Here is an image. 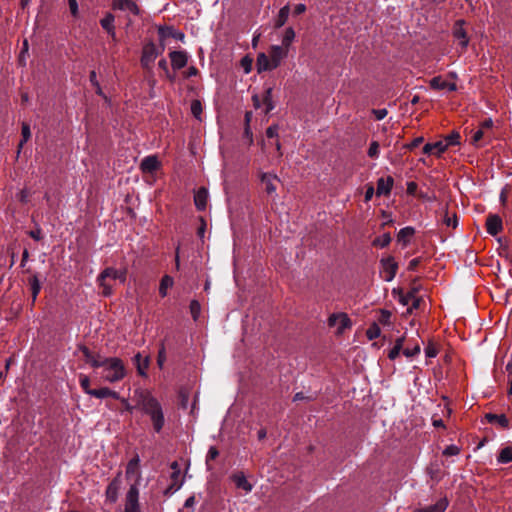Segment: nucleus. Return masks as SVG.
Instances as JSON below:
<instances>
[{
  "label": "nucleus",
  "mask_w": 512,
  "mask_h": 512,
  "mask_svg": "<svg viewBox=\"0 0 512 512\" xmlns=\"http://www.w3.org/2000/svg\"><path fill=\"white\" fill-rule=\"evenodd\" d=\"M136 407L148 416L153 429L159 433L165 425V416L161 403L147 390L135 391Z\"/></svg>",
  "instance_id": "1"
},
{
  "label": "nucleus",
  "mask_w": 512,
  "mask_h": 512,
  "mask_svg": "<svg viewBox=\"0 0 512 512\" xmlns=\"http://www.w3.org/2000/svg\"><path fill=\"white\" fill-rule=\"evenodd\" d=\"M99 368H102V379L109 383L119 382L126 376L124 362L118 357H103Z\"/></svg>",
  "instance_id": "2"
},
{
  "label": "nucleus",
  "mask_w": 512,
  "mask_h": 512,
  "mask_svg": "<svg viewBox=\"0 0 512 512\" xmlns=\"http://www.w3.org/2000/svg\"><path fill=\"white\" fill-rule=\"evenodd\" d=\"M107 278L119 280L121 283H125L127 279V269H115L113 267L105 268L97 277L98 285L102 288V294L104 296H110L113 292L112 287L106 283Z\"/></svg>",
  "instance_id": "3"
},
{
  "label": "nucleus",
  "mask_w": 512,
  "mask_h": 512,
  "mask_svg": "<svg viewBox=\"0 0 512 512\" xmlns=\"http://www.w3.org/2000/svg\"><path fill=\"white\" fill-rule=\"evenodd\" d=\"M163 51V46L159 49L153 42L146 43L142 48V55L140 59L141 66L148 72L152 71L156 58L162 54Z\"/></svg>",
  "instance_id": "4"
},
{
  "label": "nucleus",
  "mask_w": 512,
  "mask_h": 512,
  "mask_svg": "<svg viewBox=\"0 0 512 512\" xmlns=\"http://www.w3.org/2000/svg\"><path fill=\"white\" fill-rule=\"evenodd\" d=\"M124 512H141L139 505V489L136 484L131 485L126 493Z\"/></svg>",
  "instance_id": "5"
},
{
  "label": "nucleus",
  "mask_w": 512,
  "mask_h": 512,
  "mask_svg": "<svg viewBox=\"0 0 512 512\" xmlns=\"http://www.w3.org/2000/svg\"><path fill=\"white\" fill-rule=\"evenodd\" d=\"M329 327H337V333L341 334L351 327V320L346 313H333L328 318Z\"/></svg>",
  "instance_id": "6"
},
{
  "label": "nucleus",
  "mask_w": 512,
  "mask_h": 512,
  "mask_svg": "<svg viewBox=\"0 0 512 512\" xmlns=\"http://www.w3.org/2000/svg\"><path fill=\"white\" fill-rule=\"evenodd\" d=\"M383 279L386 282H390L394 279L397 273L398 265L393 257H388L381 260Z\"/></svg>",
  "instance_id": "7"
},
{
  "label": "nucleus",
  "mask_w": 512,
  "mask_h": 512,
  "mask_svg": "<svg viewBox=\"0 0 512 512\" xmlns=\"http://www.w3.org/2000/svg\"><path fill=\"white\" fill-rule=\"evenodd\" d=\"M464 21L457 20L453 27V36L456 40L459 41V45L462 48V51L466 50L469 44V37L464 29Z\"/></svg>",
  "instance_id": "8"
},
{
  "label": "nucleus",
  "mask_w": 512,
  "mask_h": 512,
  "mask_svg": "<svg viewBox=\"0 0 512 512\" xmlns=\"http://www.w3.org/2000/svg\"><path fill=\"white\" fill-rule=\"evenodd\" d=\"M493 126V121L491 119L484 120L477 131L474 132L472 136V143L474 145H478L479 141L484 138H490L489 132L491 131Z\"/></svg>",
  "instance_id": "9"
},
{
  "label": "nucleus",
  "mask_w": 512,
  "mask_h": 512,
  "mask_svg": "<svg viewBox=\"0 0 512 512\" xmlns=\"http://www.w3.org/2000/svg\"><path fill=\"white\" fill-rule=\"evenodd\" d=\"M161 167V163L156 155H149L142 159L140 169L143 173L152 174Z\"/></svg>",
  "instance_id": "10"
},
{
  "label": "nucleus",
  "mask_w": 512,
  "mask_h": 512,
  "mask_svg": "<svg viewBox=\"0 0 512 512\" xmlns=\"http://www.w3.org/2000/svg\"><path fill=\"white\" fill-rule=\"evenodd\" d=\"M169 57L174 70L182 69L187 65L188 54L185 51H172L170 52Z\"/></svg>",
  "instance_id": "11"
},
{
  "label": "nucleus",
  "mask_w": 512,
  "mask_h": 512,
  "mask_svg": "<svg viewBox=\"0 0 512 512\" xmlns=\"http://www.w3.org/2000/svg\"><path fill=\"white\" fill-rule=\"evenodd\" d=\"M171 469H172L171 484L168 488V491H177L178 489H180V487L183 484V480L180 479L181 470H180V466H179L178 462H176V461L172 462Z\"/></svg>",
  "instance_id": "12"
},
{
  "label": "nucleus",
  "mask_w": 512,
  "mask_h": 512,
  "mask_svg": "<svg viewBox=\"0 0 512 512\" xmlns=\"http://www.w3.org/2000/svg\"><path fill=\"white\" fill-rule=\"evenodd\" d=\"M268 56L272 62V66L277 68L281 64V61L287 56V50L282 46L273 45Z\"/></svg>",
  "instance_id": "13"
},
{
  "label": "nucleus",
  "mask_w": 512,
  "mask_h": 512,
  "mask_svg": "<svg viewBox=\"0 0 512 512\" xmlns=\"http://www.w3.org/2000/svg\"><path fill=\"white\" fill-rule=\"evenodd\" d=\"M113 8L123 11H129L134 15H138L140 10L134 0H113Z\"/></svg>",
  "instance_id": "14"
},
{
  "label": "nucleus",
  "mask_w": 512,
  "mask_h": 512,
  "mask_svg": "<svg viewBox=\"0 0 512 512\" xmlns=\"http://www.w3.org/2000/svg\"><path fill=\"white\" fill-rule=\"evenodd\" d=\"M120 485H121V481H120L119 477H116L107 486L105 494H106V499L109 502L115 503L117 501Z\"/></svg>",
  "instance_id": "15"
},
{
  "label": "nucleus",
  "mask_w": 512,
  "mask_h": 512,
  "mask_svg": "<svg viewBox=\"0 0 512 512\" xmlns=\"http://www.w3.org/2000/svg\"><path fill=\"white\" fill-rule=\"evenodd\" d=\"M487 232L491 235H497L502 230V220L498 215H489L486 220Z\"/></svg>",
  "instance_id": "16"
},
{
  "label": "nucleus",
  "mask_w": 512,
  "mask_h": 512,
  "mask_svg": "<svg viewBox=\"0 0 512 512\" xmlns=\"http://www.w3.org/2000/svg\"><path fill=\"white\" fill-rule=\"evenodd\" d=\"M79 349L83 353L86 362L89 363L91 367H100V363L103 359V356H101L100 354L92 353L86 346H81Z\"/></svg>",
  "instance_id": "17"
},
{
  "label": "nucleus",
  "mask_w": 512,
  "mask_h": 512,
  "mask_svg": "<svg viewBox=\"0 0 512 512\" xmlns=\"http://www.w3.org/2000/svg\"><path fill=\"white\" fill-rule=\"evenodd\" d=\"M208 201V191L206 188H199L194 195V204L199 211L205 210Z\"/></svg>",
  "instance_id": "18"
},
{
  "label": "nucleus",
  "mask_w": 512,
  "mask_h": 512,
  "mask_svg": "<svg viewBox=\"0 0 512 512\" xmlns=\"http://www.w3.org/2000/svg\"><path fill=\"white\" fill-rule=\"evenodd\" d=\"M393 178L388 176L387 178H379L377 181V196L388 195L393 187Z\"/></svg>",
  "instance_id": "19"
},
{
  "label": "nucleus",
  "mask_w": 512,
  "mask_h": 512,
  "mask_svg": "<svg viewBox=\"0 0 512 512\" xmlns=\"http://www.w3.org/2000/svg\"><path fill=\"white\" fill-rule=\"evenodd\" d=\"M256 68L258 73L275 69V67L272 66V62L270 61L269 56L265 53L258 54L256 59Z\"/></svg>",
  "instance_id": "20"
},
{
  "label": "nucleus",
  "mask_w": 512,
  "mask_h": 512,
  "mask_svg": "<svg viewBox=\"0 0 512 512\" xmlns=\"http://www.w3.org/2000/svg\"><path fill=\"white\" fill-rule=\"evenodd\" d=\"M261 181L265 185V191L268 194L275 193L277 189L275 182L279 181L276 175L270 173H263L261 176Z\"/></svg>",
  "instance_id": "21"
},
{
  "label": "nucleus",
  "mask_w": 512,
  "mask_h": 512,
  "mask_svg": "<svg viewBox=\"0 0 512 512\" xmlns=\"http://www.w3.org/2000/svg\"><path fill=\"white\" fill-rule=\"evenodd\" d=\"M90 396H93V397L99 398V399H104L107 397H112L114 399H120L119 393L108 388V387L94 389L93 391L90 392Z\"/></svg>",
  "instance_id": "22"
},
{
  "label": "nucleus",
  "mask_w": 512,
  "mask_h": 512,
  "mask_svg": "<svg viewBox=\"0 0 512 512\" xmlns=\"http://www.w3.org/2000/svg\"><path fill=\"white\" fill-rule=\"evenodd\" d=\"M430 86L436 90H444V89H447L449 91L456 90L455 83H448L447 81L442 79L440 76L432 78L430 81Z\"/></svg>",
  "instance_id": "23"
},
{
  "label": "nucleus",
  "mask_w": 512,
  "mask_h": 512,
  "mask_svg": "<svg viewBox=\"0 0 512 512\" xmlns=\"http://www.w3.org/2000/svg\"><path fill=\"white\" fill-rule=\"evenodd\" d=\"M415 234V229L413 227L407 226L402 228L398 235H397V241L401 243L403 246H406L409 244L412 236Z\"/></svg>",
  "instance_id": "24"
},
{
  "label": "nucleus",
  "mask_w": 512,
  "mask_h": 512,
  "mask_svg": "<svg viewBox=\"0 0 512 512\" xmlns=\"http://www.w3.org/2000/svg\"><path fill=\"white\" fill-rule=\"evenodd\" d=\"M232 480L237 488L243 489L246 492H250L252 490V485L247 481L242 472L234 474L232 476Z\"/></svg>",
  "instance_id": "25"
},
{
  "label": "nucleus",
  "mask_w": 512,
  "mask_h": 512,
  "mask_svg": "<svg viewBox=\"0 0 512 512\" xmlns=\"http://www.w3.org/2000/svg\"><path fill=\"white\" fill-rule=\"evenodd\" d=\"M289 13H290L289 5H285V6H283L279 10L277 18L275 20V27L276 28L282 27L287 22V19L289 17Z\"/></svg>",
  "instance_id": "26"
},
{
  "label": "nucleus",
  "mask_w": 512,
  "mask_h": 512,
  "mask_svg": "<svg viewBox=\"0 0 512 512\" xmlns=\"http://www.w3.org/2000/svg\"><path fill=\"white\" fill-rule=\"evenodd\" d=\"M497 462L507 464L512 462V445L502 448L497 456Z\"/></svg>",
  "instance_id": "27"
},
{
  "label": "nucleus",
  "mask_w": 512,
  "mask_h": 512,
  "mask_svg": "<svg viewBox=\"0 0 512 512\" xmlns=\"http://www.w3.org/2000/svg\"><path fill=\"white\" fill-rule=\"evenodd\" d=\"M174 284V280L171 276L165 275L162 277L159 285V294L162 297L167 296L168 289L171 288Z\"/></svg>",
  "instance_id": "28"
},
{
  "label": "nucleus",
  "mask_w": 512,
  "mask_h": 512,
  "mask_svg": "<svg viewBox=\"0 0 512 512\" xmlns=\"http://www.w3.org/2000/svg\"><path fill=\"white\" fill-rule=\"evenodd\" d=\"M29 284L32 293V304H34L41 290V282L38 279L37 275H33L32 277L29 278Z\"/></svg>",
  "instance_id": "29"
},
{
  "label": "nucleus",
  "mask_w": 512,
  "mask_h": 512,
  "mask_svg": "<svg viewBox=\"0 0 512 512\" xmlns=\"http://www.w3.org/2000/svg\"><path fill=\"white\" fill-rule=\"evenodd\" d=\"M114 22H115V17L113 14L111 13H107L101 20H100V24L102 26V28L107 32H113V30H115V25H114Z\"/></svg>",
  "instance_id": "30"
},
{
  "label": "nucleus",
  "mask_w": 512,
  "mask_h": 512,
  "mask_svg": "<svg viewBox=\"0 0 512 512\" xmlns=\"http://www.w3.org/2000/svg\"><path fill=\"white\" fill-rule=\"evenodd\" d=\"M134 360L137 365L138 373L140 375L144 376L146 374V370H147L148 364H149L148 358L147 357L143 358L140 353H137L134 356Z\"/></svg>",
  "instance_id": "31"
},
{
  "label": "nucleus",
  "mask_w": 512,
  "mask_h": 512,
  "mask_svg": "<svg viewBox=\"0 0 512 512\" xmlns=\"http://www.w3.org/2000/svg\"><path fill=\"white\" fill-rule=\"evenodd\" d=\"M486 417L490 423L496 422L503 428L509 427L510 421L504 414H488Z\"/></svg>",
  "instance_id": "32"
},
{
  "label": "nucleus",
  "mask_w": 512,
  "mask_h": 512,
  "mask_svg": "<svg viewBox=\"0 0 512 512\" xmlns=\"http://www.w3.org/2000/svg\"><path fill=\"white\" fill-rule=\"evenodd\" d=\"M404 340L405 337H400L395 341L393 348L388 353V358L390 360H395L399 356L404 345Z\"/></svg>",
  "instance_id": "33"
},
{
  "label": "nucleus",
  "mask_w": 512,
  "mask_h": 512,
  "mask_svg": "<svg viewBox=\"0 0 512 512\" xmlns=\"http://www.w3.org/2000/svg\"><path fill=\"white\" fill-rule=\"evenodd\" d=\"M21 136H22V139H21V141H20V143L18 145V151H17L18 154L20 153L24 143H26L30 139V137H31L30 126L26 122L22 123Z\"/></svg>",
  "instance_id": "34"
},
{
  "label": "nucleus",
  "mask_w": 512,
  "mask_h": 512,
  "mask_svg": "<svg viewBox=\"0 0 512 512\" xmlns=\"http://www.w3.org/2000/svg\"><path fill=\"white\" fill-rule=\"evenodd\" d=\"M295 39V31L292 27H288L285 32H284V35H283V38H282V47L285 49V48H288L291 43L294 41Z\"/></svg>",
  "instance_id": "35"
},
{
  "label": "nucleus",
  "mask_w": 512,
  "mask_h": 512,
  "mask_svg": "<svg viewBox=\"0 0 512 512\" xmlns=\"http://www.w3.org/2000/svg\"><path fill=\"white\" fill-rule=\"evenodd\" d=\"M391 242V236L390 233H384L383 235L375 238L373 240V245L376 247L384 248L388 246Z\"/></svg>",
  "instance_id": "36"
},
{
  "label": "nucleus",
  "mask_w": 512,
  "mask_h": 512,
  "mask_svg": "<svg viewBox=\"0 0 512 512\" xmlns=\"http://www.w3.org/2000/svg\"><path fill=\"white\" fill-rule=\"evenodd\" d=\"M416 294H417V289H415V288L411 289L409 292H407L405 294L400 293L399 302L402 305L407 306L410 304L411 300L414 299Z\"/></svg>",
  "instance_id": "37"
},
{
  "label": "nucleus",
  "mask_w": 512,
  "mask_h": 512,
  "mask_svg": "<svg viewBox=\"0 0 512 512\" xmlns=\"http://www.w3.org/2000/svg\"><path fill=\"white\" fill-rule=\"evenodd\" d=\"M263 104L265 105V112L268 113L274 108V104L272 102V88L266 89L263 96Z\"/></svg>",
  "instance_id": "38"
},
{
  "label": "nucleus",
  "mask_w": 512,
  "mask_h": 512,
  "mask_svg": "<svg viewBox=\"0 0 512 512\" xmlns=\"http://www.w3.org/2000/svg\"><path fill=\"white\" fill-rule=\"evenodd\" d=\"M443 223L448 226V227H453L455 228L458 224V221H457V216L455 213L453 214H449L448 211L446 210L444 212V216H443Z\"/></svg>",
  "instance_id": "39"
},
{
  "label": "nucleus",
  "mask_w": 512,
  "mask_h": 512,
  "mask_svg": "<svg viewBox=\"0 0 512 512\" xmlns=\"http://www.w3.org/2000/svg\"><path fill=\"white\" fill-rule=\"evenodd\" d=\"M192 318L196 321L201 313V305L197 300H192L189 305Z\"/></svg>",
  "instance_id": "40"
},
{
  "label": "nucleus",
  "mask_w": 512,
  "mask_h": 512,
  "mask_svg": "<svg viewBox=\"0 0 512 512\" xmlns=\"http://www.w3.org/2000/svg\"><path fill=\"white\" fill-rule=\"evenodd\" d=\"M138 466H139V458H138V456H136L128 462L127 467H126V475H131V474L136 473L138 471Z\"/></svg>",
  "instance_id": "41"
},
{
  "label": "nucleus",
  "mask_w": 512,
  "mask_h": 512,
  "mask_svg": "<svg viewBox=\"0 0 512 512\" xmlns=\"http://www.w3.org/2000/svg\"><path fill=\"white\" fill-rule=\"evenodd\" d=\"M79 382H80V386L84 390V392L86 394L90 395V392L93 391L94 389L90 388V379H89V377L87 375L80 374Z\"/></svg>",
  "instance_id": "42"
},
{
  "label": "nucleus",
  "mask_w": 512,
  "mask_h": 512,
  "mask_svg": "<svg viewBox=\"0 0 512 512\" xmlns=\"http://www.w3.org/2000/svg\"><path fill=\"white\" fill-rule=\"evenodd\" d=\"M380 333H381L380 327L376 323L371 325L366 331V335L369 340L378 338L380 336Z\"/></svg>",
  "instance_id": "43"
},
{
  "label": "nucleus",
  "mask_w": 512,
  "mask_h": 512,
  "mask_svg": "<svg viewBox=\"0 0 512 512\" xmlns=\"http://www.w3.org/2000/svg\"><path fill=\"white\" fill-rule=\"evenodd\" d=\"M460 134L458 132H452L448 136L444 138V143L447 144V148L449 146L457 145L459 144Z\"/></svg>",
  "instance_id": "44"
},
{
  "label": "nucleus",
  "mask_w": 512,
  "mask_h": 512,
  "mask_svg": "<svg viewBox=\"0 0 512 512\" xmlns=\"http://www.w3.org/2000/svg\"><path fill=\"white\" fill-rule=\"evenodd\" d=\"M191 113L193 116L197 119H200V116L202 114V105L199 100H193L191 103Z\"/></svg>",
  "instance_id": "45"
},
{
  "label": "nucleus",
  "mask_w": 512,
  "mask_h": 512,
  "mask_svg": "<svg viewBox=\"0 0 512 512\" xmlns=\"http://www.w3.org/2000/svg\"><path fill=\"white\" fill-rule=\"evenodd\" d=\"M421 351V348H420V344L419 343H415V345L413 347H406L405 349H403V354L410 358V357H413V356H416L420 353Z\"/></svg>",
  "instance_id": "46"
},
{
  "label": "nucleus",
  "mask_w": 512,
  "mask_h": 512,
  "mask_svg": "<svg viewBox=\"0 0 512 512\" xmlns=\"http://www.w3.org/2000/svg\"><path fill=\"white\" fill-rule=\"evenodd\" d=\"M158 34H159L160 39L164 40L173 35V29H172V27H168V26H160L158 28Z\"/></svg>",
  "instance_id": "47"
},
{
  "label": "nucleus",
  "mask_w": 512,
  "mask_h": 512,
  "mask_svg": "<svg viewBox=\"0 0 512 512\" xmlns=\"http://www.w3.org/2000/svg\"><path fill=\"white\" fill-rule=\"evenodd\" d=\"M461 449L460 447H458L457 445H449L447 446L444 450H443V455L444 456H456L460 453Z\"/></svg>",
  "instance_id": "48"
},
{
  "label": "nucleus",
  "mask_w": 512,
  "mask_h": 512,
  "mask_svg": "<svg viewBox=\"0 0 512 512\" xmlns=\"http://www.w3.org/2000/svg\"><path fill=\"white\" fill-rule=\"evenodd\" d=\"M432 145L434 148L435 155L439 156L447 150V144H445L443 140L432 143Z\"/></svg>",
  "instance_id": "49"
},
{
  "label": "nucleus",
  "mask_w": 512,
  "mask_h": 512,
  "mask_svg": "<svg viewBox=\"0 0 512 512\" xmlns=\"http://www.w3.org/2000/svg\"><path fill=\"white\" fill-rule=\"evenodd\" d=\"M425 355L426 357L428 358H433L437 355L438 353V350H437V347L435 346V344H433L432 342H430L426 347H425Z\"/></svg>",
  "instance_id": "50"
},
{
  "label": "nucleus",
  "mask_w": 512,
  "mask_h": 512,
  "mask_svg": "<svg viewBox=\"0 0 512 512\" xmlns=\"http://www.w3.org/2000/svg\"><path fill=\"white\" fill-rule=\"evenodd\" d=\"M379 155V144L376 141H373L370 144V147L368 149V156L370 158H377Z\"/></svg>",
  "instance_id": "51"
},
{
  "label": "nucleus",
  "mask_w": 512,
  "mask_h": 512,
  "mask_svg": "<svg viewBox=\"0 0 512 512\" xmlns=\"http://www.w3.org/2000/svg\"><path fill=\"white\" fill-rule=\"evenodd\" d=\"M241 66L246 74H248L252 69V59L249 57H244L241 60Z\"/></svg>",
  "instance_id": "52"
},
{
  "label": "nucleus",
  "mask_w": 512,
  "mask_h": 512,
  "mask_svg": "<svg viewBox=\"0 0 512 512\" xmlns=\"http://www.w3.org/2000/svg\"><path fill=\"white\" fill-rule=\"evenodd\" d=\"M218 455H219V451L217 450V448L214 446H211L208 450L206 461L208 462V461L214 460L218 457Z\"/></svg>",
  "instance_id": "53"
},
{
  "label": "nucleus",
  "mask_w": 512,
  "mask_h": 512,
  "mask_svg": "<svg viewBox=\"0 0 512 512\" xmlns=\"http://www.w3.org/2000/svg\"><path fill=\"white\" fill-rule=\"evenodd\" d=\"M372 113L377 120H382L387 116L388 112L386 109H373Z\"/></svg>",
  "instance_id": "54"
},
{
  "label": "nucleus",
  "mask_w": 512,
  "mask_h": 512,
  "mask_svg": "<svg viewBox=\"0 0 512 512\" xmlns=\"http://www.w3.org/2000/svg\"><path fill=\"white\" fill-rule=\"evenodd\" d=\"M29 236L33 238L36 241H39L42 239V231L40 227H37L35 230H31L29 232Z\"/></svg>",
  "instance_id": "55"
},
{
  "label": "nucleus",
  "mask_w": 512,
  "mask_h": 512,
  "mask_svg": "<svg viewBox=\"0 0 512 512\" xmlns=\"http://www.w3.org/2000/svg\"><path fill=\"white\" fill-rule=\"evenodd\" d=\"M424 141L423 137L415 138L411 143L407 144L405 147L409 150H412L418 147Z\"/></svg>",
  "instance_id": "56"
},
{
  "label": "nucleus",
  "mask_w": 512,
  "mask_h": 512,
  "mask_svg": "<svg viewBox=\"0 0 512 512\" xmlns=\"http://www.w3.org/2000/svg\"><path fill=\"white\" fill-rule=\"evenodd\" d=\"M278 135V127L277 126H269L266 130V136L268 138H274Z\"/></svg>",
  "instance_id": "57"
},
{
  "label": "nucleus",
  "mask_w": 512,
  "mask_h": 512,
  "mask_svg": "<svg viewBox=\"0 0 512 512\" xmlns=\"http://www.w3.org/2000/svg\"><path fill=\"white\" fill-rule=\"evenodd\" d=\"M375 193L374 187L372 185L367 186L365 191V201L368 202L372 199L373 195Z\"/></svg>",
  "instance_id": "58"
},
{
  "label": "nucleus",
  "mask_w": 512,
  "mask_h": 512,
  "mask_svg": "<svg viewBox=\"0 0 512 512\" xmlns=\"http://www.w3.org/2000/svg\"><path fill=\"white\" fill-rule=\"evenodd\" d=\"M121 403L123 404L124 410L128 412H132L134 409H137L136 405L132 406L127 399L121 398L119 399Z\"/></svg>",
  "instance_id": "59"
},
{
  "label": "nucleus",
  "mask_w": 512,
  "mask_h": 512,
  "mask_svg": "<svg viewBox=\"0 0 512 512\" xmlns=\"http://www.w3.org/2000/svg\"><path fill=\"white\" fill-rule=\"evenodd\" d=\"M71 14L76 16L78 13V4L76 0H68Z\"/></svg>",
  "instance_id": "60"
},
{
  "label": "nucleus",
  "mask_w": 512,
  "mask_h": 512,
  "mask_svg": "<svg viewBox=\"0 0 512 512\" xmlns=\"http://www.w3.org/2000/svg\"><path fill=\"white\" fill-rule=\"evenodd\" d=\"M164 361H165V349L162 348L160 351H159V354H158V359H157V363L160 367L163 366L164 364Z\"/></svg>",
  "instance_id": "61"
},
{
  "label": "nucleus",
  "mask_w": 512,
  "mask_h": 512,
  "mask_svg": "<svg viewBox=\"0 0 512 512\" xmlns=\"http://www.w3.org/2000/svg\"><path fill=\"white\" fill-rule=\"evenodd\" d=\"M306 11V5L305 4H297L294 8V14L299 15Z\"/></svg>",
  "instance_id": "62"
},
{
  "label": "nucleus",
  "mask_w": 512,
  "mask_h": 512,
  "mask_svg": "<svg viewBox=\"0 0 512 512\" xmlns=\"http://www.w3.org/2000/svg\"><path fill=\"white\" fill-rule=\"evenodd\" d=\"M420 263V258H414L409 262L408 269L415 270Z\"/></svg>",
  "instance_id": "63"
},
{
  "label": "nucleus",
  "mask_w": 512,
  "mask_h": 512,
  "mask_svg": "<svg viewBox=\"0 0 512 512\" xmlns=\"http://www.w3.org/2000/svg\"><path fill=\"white\" fill-rule=\"evenodd\" d=\"M417 190V184L415 182H409L407 184V192L409 194H414Z\"/></svg>",
  "instance_id": "64"
}]
</instances>
